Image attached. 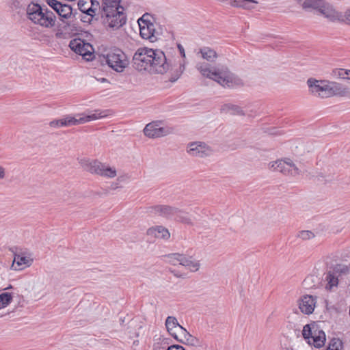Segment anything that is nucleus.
I'll return each instance as SVG.
<instances>
[{"label":"nucleus","instance_id":"f704fd0d","mask_svg":"<svg viewBox=\"0 0 350 350\" xmlns=\"http://www.w3.org/2000/svg\"><path fill=\"white\" fill-rule=\"evenodd\" d=\"M323 3V0H304L301 4L304 10L314 9L319 11Z\"/></svg>","mask_w":350,"mask_h":350},{"label":"nucleus","instance_id":"c756f323","mask_svg":"<svg viewBox=\"0 0 350 350\" xmlns=\"http://www.w3.org/2000/svg\"><path fill=\"white\" fill-rule=\"evenodd\" d=\"M120 0H102V4L100 7V13L102 12H110L113 11L116 8H123L120 5Z\"/></svg>","mask_w":350,"mask_h":350},{"label":"nucleus","instance_id":"a211bd4d","mask_svg":"<svg viewBox=\"0 0 350 350\" xmlns=\"http://www.w3.org/2000/svg\"><path fill=\"white\" fill-rule=\"evenodd\" d=\"M177 341L191 347H200L201 342L196 336L191 335L185 328L180 329Z\"/></svg>","mask_w":350,"mask_h":350},{"label":"nucleus","instance_id":"423d86ee","mask_svg":"<svg viewBox=\"0 0 350 350\" xmlns=\"http://www.w3.org/2000/svg\"><path fill=\"white\" fill-rule=\"evenodd\" d=\"M148 14H144L139 20V34L143 39L148 40L151 42H156L160 35L156 29V25L149 21Z\"/></svg>","mask_w":350,"mask_h":350},{"label":"nucleus","instance_id":"c9c22d12","mask_svg":"<svg viewBox=\"0 0 350 350\" xmlns=\"http://www.w3.org/2000/svg\"><path fill=\"white\" fill-rule=\"evenodd\" d=\"M317 327L315 325H306L302 331L303 336L305 339H307L308 341H309V339H310L312 336L313 335L314 332L313 331H317Z\"/></svg>","mask_w":350,"mask_h":350},{"label":"nucleus","instance_id":"37998d69","mask_svg":"<svg viewBox=\"0 0 350 350\" xmlns=\"http://www.w3.org/2000/svg\"><path fill=\"white\" fill-rule=\"evenodd\" d=\"M81 1H79V6L80 7V10H81V12H84V13H86L87 14L90 15V16H92V13L94 12V10H92L91 8H88V9H83L82 8V5H81Z\"/></svg>","mask_w":350,"mask_h":350},{"label":"nucleus","instance_id":"2eb2a0df","mask_svg":"<svg viewBox=\"0 0 350 350\" xmlns=\"http://www.w3.org/2000/svg\"><path fill=\"white\" fill-rule=\"evenodd\" d=\"M317 304V297L305 295L298 300V306L300 311L304 314H311L313 313Z\"/></svg>","mask_w":350,"mask_h":350},{"label":"nucleus","instance_id":"49530a36","mask_svg":"<svg viewBox=\"0 0 350 350\" xmlns=\"http://www.w3.org/2000/svg\"><path fill=\"white\" fill-rule=\"evenodd\" d=\"M5 170L3 167L0 165V180L5 178Z\"/></svg>","mask_w":350,"mask_h":350},{"label":"nucleus","instance_id":"5701e85b","mask_svg":"<svg viewBox=\"0 0 350 350\" xmlns=\"http://www.w3.org/2000/svg\"><path fill=\"white\" fill-rule=\"evenodd\" d=\"M224 3L230 5L232 7L243 8L245 10L254 9L253 4H257L255 0H223Z\"/></svg>","mask_w":350,"mask_h":350},{"label":"nucleus","instance_id":"1a4fd4ad","mask_svg":"<svg viewBox=\"0 0 350 350\" xmlns=\"http://www.w3.org/2000/svg\"><path fill=\"white\" fill-rule=\"evenodd\" d=\"M187 152L191 157L205 158L213 153V148L202 142H193L187 146Z\"/></svg>","mask_w":350,"mask_h":350},{"label":"nucleus","instance_id":"c85d7f7f","mask_svg":"<svg viewBox=\"0 0 350 350\" xmlns=\"http://www.w3.org/2000/svg\"><path fill=\"white\" fill-rule=\"evenodd\" d=\"M174 219L180 223H182L183 224L189 225V226H193V221L191 217V215L189 214V213L177 208V211L176 212V215L174 217Z\"/></svg>","mask_w":350,"mask_h":350},{"label":"nucleus","instance_id":"3c124183","mask_svg":"<svg viewBox=\"0 0 350 350\" xmlns=\"http://www.w3.org/2000/svg\"><path fill=\"white\" fill-rule=\"evenodd\" d=\"M296 1H297L299 3H301L304 0H295Z\"/></svg>","mask_w":350,"mask_h":350},{"label":"nucleus","instance_id":"2f4dec72","mask_svg":"<svg viewBox=\"0 0 350 350\" xmlns=\"http://www.w3.org/2000/svg\"><path fill=\"white\" fill-rule=\"evenodd\" d=\"M185 254L180 253H172L165 256V261L172 265H182Z\"/></svg>","mask_w":350,"mask_h":350},{"label":"nucleus","instance_id":"603ef678","mask_svg":"<svg viewBox=\"0 0 350 350\" xmlns=\"http://www.w3.org/2000/svg\"><path fill=\"white\" fill-rule=\"evenodd\" d=\"M105 81H107V80H106V79H105V78H102V79H101V81H102V82Z\"/></svg>","mask_w":350,"mask_h":350},{"label":"nucleus","instance_id":"9d476101","mask_svg":"<svg viewBox=\"0 0 350 350\" xmlns=\"http://www.w3.org/2000/svg\"><path fill=\"white\" fill-rule=\"evenodd\" d=\"M69 47L75 53L85 57L88 60L92 59L94 51L92 44L79 38L71 40Z\"/></svg>","mask_w":350,"mask_h":350},{"label":"nucleus","instance_id":"393cba45","mask_svg":"<svg viewBox=\"0 0 350 350\" xmlns=\"http://www.w3.org/2000/svg\"><path fill=\"white\" fill-rule=\"evenodd\" d=\"M221 111L226 113H230L232 115H237V116H245L247 115L251 116L252 114L249 113L247 111H244L243 109L237 105L234 104H226L221 107Z\"/></svg>","mask_w":350,"mask_h":350},{"label":"nucleus","instance_id":"f257e3e1","mask_svg":"<svg viewBox=\"0 0 350 350\" xmlns=\"http://www.w3.org/2000/svg\"><path fill=\"white\" fill-rule=\"evenodd\" d=\"M133 67L139 71L164 74L169 69L164 53L159 49L139 48L133 57Z\"/></svg>","mask_w":350,"mask_h":350},{"label":"nucleus","instance_id":"a19ab883","mask_svg":"<svg viewBox=\"0 0 350 350\" xmlns=\"http://www.w3.org/2000/svg\"><path fill=\"white\" fill-rule=\"evenodd\" d=\"M297 237L302 240H309L314 237V234L310 230H302L298 233Z\"/></svg>","mask_w":350,"mask_h":350},{"label":"nucleus","instance_id":"72a5a7b5","mask_svg":"<svg viewBox=\"0 0 350 350\" xmlns=\"http://www.w3.org/2000/svg\"><path fill=\"white\" fill-rule=\"evenodd\" d=\"M200 53H201L202 58L206 59L207 62H214L217 57V53L208 47H204L201 49L200 50Z\"/></svg>","mask_w":350,"mask_h":350},{"label":"nucleus","instance_id":"09e8293b","mask_svg":"<svg viewBox=\"0 0 350 350\" xmlns=\"http://www.w3.org/2000/svg\"><path fill=\"white\" fill-rule=\"evenodd\" d=\"M281 350H293V349L291 347H282Z\"/></svg>","mask_w":350,"mask_h":350},{"label":"nucleus","instance_id":"4468645a","mask_svg":"<svg viewBox=\"0 0 350 350\" xmlns=\"http://www.w3.org/2000/svg\"><path fill=\"white\" fill-rule=\"evenodd\" d=\"M319 12L332 22H342L343 13L336 10L332 5L323 1Z\"/></svg>","mask_w":350,"mask_h":350},{"label":"nucleus","instance_id":"dca6fc26","mask_svg":"<svg viewBox=\"0 0 350 350\" xmlns=\"http://www.w3.org/2000/svg\"><path fill=\"white\" fill-rule=\"evenodd\" d=\"M108 115L109 111H102L99 109L90 111L88 113L77 114L75 115L77 125L103 118Z\"/></svg>","mask_w":350,"mask_h":350},{"label":"nucleus","instance_id":"864d4df0","mask_svg":"<svg viewBox=\"0 0 350 350\" xmlns=\"http://www.w3.org/2000/svg\"><path fill=\"white\" fill-rule=\"evenodd\" d=\"M177 79H174V80H172V81H176Z\"/></svg>","mask_w":350,"mask_h":350},{"label":"nucleus","instance_id":"de8ad7c7","mask_svg":"<svg viewBox=\"0 0 350 350\" xmlns=\"http://www.w3.org/2000/svg\"><path fill=\"white\" fill-rule=\"evenodd\" d=\"M118 188V183H113L111 185H110V189H112V190H114Z\"/></svg>","mask_w":350,"mask_h":350},{"label":"nucleus","instance_id":"bb28decb","mask_svg":"<svg viewBox=\"0 0 350 350\" xmlns=\"http://www.w3.org/2000/svg\"><path fill=\"white\" fill-rule=\"evenodd\" d=\"M49 124L51 127L57 128L62 126H70L77 125V121L75 116L72 117L68 116L62 119L53 120L49 123Z\"/></svg>","mask_w":350,"mask_h":350},{"label":"nucleus","instance_id":"39448f33","mask_svg":"<svg viewBox=\"0 0 350 350\" xmlns=\"http://www.w3.org/2000/svg\"><path fill=\"white\" fill-rule=\"evenodd\" d=\"M106 64L109 68L117 72H122L129 65L126 55L120 49H110L103 55Z\"/></svg>","mask_w":350,"mask_h":350},{"label":"nucleus","instance_id":"7c9ffc66","mask_svg":"<svg viewBox=\"0 0 350 350\" xmlns=\"http://www.w3.org/2000/svg\"><path fill=\"white\" fill-rule=\"evenodd\" d=\"M169 342L168 339L163 336H155L152 350H167Z\"/></svg>","mask_w":350,"mask_h":350},{"label":"nucleus","instance_id":"b1692460","mask_svg":"<svg viewBox=\"0 0 350 350\" xmlns=\"http://www.w3.org/2000/svg\"><path fill=\"white\" fill-rule=\"evenodd\" d=\"M313 335L311 338L308 341V344L314 345L317 348L323 347L325 344L326 338L325 334L323 331L319 330L317 328V331H313Z\"/></svg>","mask_w":350,"mask_h":350},{"label":"nucleus","instance_id":"58836bf2","mask_svg":"<svg viewBox=\"0 0 350 350\" xmlns=\"http://www.w3.org/2000/svg\"><path fill=\"white\" fill-rule=\"evenodd\" d=\"M342 342L338 338H332L326 350H342Z\"/></svg>","mask_w":350,"mask_h":350},{"label":"nucleus","instance_id":"4c0bfd02","mask_svg":"<svg viewBox=\"0 0 350 350\" xmlns=\"http://www.w3.org/2000/svg\"><path fill=\"white\" fill-rule=\"evenodd\" d=\"M333 76L337 78L350 80V70H345L342 68L336 69L333 70Z\"/></svg>","mask_w":350,"mask_h":350},{"label":"nucleus","instance_id":"f03ea898","mask_svg":"<svg viewBox=\"0 0 350 350\" xmlns=\"http://www.w3.org/2000/svg\"><path fill=\"white\" fill-rule=\"evenodd\" d=\"M196 68L202 76L212 79L224 87H233L243 83L241 79L226 65L218 64L212 66L208 63L199 62L196 64Z\"/></svg>","mask_w":350,"mask_h":350},{"label":"nucleus","instance_id":"473e14b6","mask_svg":"<svg viewBox=\"0 0 350 350\" xmlns=\"http://www.w3.org/2000/svg\"><path fill=\"white\" fill-rule=\"evenodd\" d=\"M325 281L327 282L325 284V288L327 290H332L333 287H336L338 285V276L335 273L329 271L325 276Z\"/></svg>","mask_w":350,"mask_h":350},{"label":"nucleus","instance_id":"7ed1b4c3","mask_svg":"<svg viewBox=\"0 0 350 350\" xmlns=\"http://www.w3.org/2000/svg\"><path fill=\"white\" fill-rule=\"evenodd\" d=\"M26 12L27 18L36 25L46 29L53 28L55 25L56 16L45 5L30 3Z\"/></svg>","mask_w":350,"mask_h":350},{"label":"nucleus","instance_id":"f3484780","mask_svg":"<svg viewBox=\"0 0 350 350\" xmlns=\"http://www.w3.org/2000/svg\"><path fill=\"white\" fill-rule=\"evenodd\" d=\"M329 98L334 96L350 97V88L335 82L328 81Z\"/></svg>","mask_w":350,"mask_h":350},{"label":"nucleus","instance_id":"4be33fe9","mask_svg":"<svg viewBox=\"0 0 350 350\" xmlns=\"http://www.w3.org/2000/svg\"><path fill=\"white\" fill-rule=\"evenodd\" d=\"M146 234L148 236L157 239H168L170 237L169 230L162 226H157L148 228Z\"/></svg>","mask_w":350,"mask_h":350},{"label":"nucleus","instance_id":"0eeeda50","mask_svg":"<svg viewBox=\"0 0 350 350\" xmlns=\"http://www.w3.org/2000/svg\"><path fill=\"white\" fill-rule=\"evenodd\" d=\"M124 8H116L110 12L100 13L101 18L104 24L110 27L118 29L126 23V17L124 14Z\"/></svg>","mask_w":350,"mask_h":350},{"label":"nucleus","instance_id":"a18cd8bd","mask_svg":"<svg viewBox=\"0 0 350 350\" xmlns=\"http://www.w3.org/2000/svg\"><path fill=\"white\" fill-rule=\"evenodd\" d=\"M177 46H178V49L179 50V52H180L181 56L183 57H185V49H184L183 46L180 44H178Z\"/></svg>","mask_w":350,"mask_h":350},{"label":"nucleus","instance_id":"aec40b11","mask_svg":"<svg viewBox=\"0 0 350 350\" xmlns=\"http://www.w3.org/2000/svg\"><path fill=\"white\" fill-rule=\"evenodd\" d=\"M165 327L170 334L173 336L175 339H178V332L180 329H185L181 326L176 317L169 316L165 320Z\"/></svg>","mask_w":350,"mask_h":350},{"label":"nucleus","instance_id":"9b49d317","mask_svg":"<svg viewBox=\"0 0 350 350\" xmlns=\"http://www.w3.org/2000/svg\"><path fill=\"white\" fill-rule=\"evenodd\" d=\"M47 4L59 15L60 21L70 19L75 16L70 5L58 0H46Z\"/></svg>","mask_w":350,"mask_h":350},{"label":"nucleus","instance_id":"8fccbe9b","mask_svg":"<svg viewBox=\"0 0 350 350\" xmlns=\"http://www.w3.org/2000/svg\"><path fill=\"white\" fill-rule=\"evenodd\" d=\"M171 273H173L175 276H176V277H180V276H179V275H178L176 274V273H175L174 271H171Z\"/></svg>","mask_w":350,"mask_h":350},{"label":"nucleus","instance_id":"6ab92c4d","mask_svg":"<svg viewBox=\"0 0 350 350\" xmlns=\"http://www.w3.org/2000/svg\"><path fill=\"white\" fill-rule=\"evenodd\" d=\"M62 23L59 25V29L55 33V37L57 38H61L64 33H73L77 30V24L72 18L66 20L63 19L61 21Z\"/></svg>","mask_w":350,"mask_h":350},{"label":"nucleus","instance_id":"20e7f679","mask_svg":"<svg viewBox=\"0 0 350 350\" xmlns=\"http://www.w3.org/2000/svg\"><path fill=\"white\" fill-rule=\"evenodd\" d=\"M79 163L83 170L91 174L99 175L107 178H113L117 176V171L114 167H111L98 160L84 159H81Z\"/></svg>","mask_w":350,"mask_h":350},{"label":"nucleus","instance_id":"412c9836","mask_svg":"<svg viewBox=\"0 0 350 350\" xmlns=\"http://www.w3.org/2000/svg\"><path fill=\"white\" fill-rule=\"evenodd\" d=\"M177 208L167 205H157L150 208V212L168 218H174Z\"/></svg>","mask_w":350,"mask_h":350},{"label":"nucleus","instance_id":"ddd939ff","mask_svg":"<svg viewBox=\"0 0 350 350\" xmlns=\"http://www.w3.org/2000/svg\"><path fill=\"white\" fill-rule=\"evenodd\" d=\"M33 262V258L31 254L25 252L15 254L11 268L16 271H20L29 267Z\"/></svg>","mask_w":350,"mask_h":350},{"label":"nucleus","instance_id":"a878e982","mask_svg":"<svg viewBox=\"0 0 350 350\" xmlns=\"http://www.w3.org/2000/svg\"><path fill=\"white\" fill-rule=\"evenodd\" d=\"M181 265L185 267L191 272H196L200 269L201 264L200 260L185 254Z\"/></svg>","mask_w":350,"mask_h":350},{"label":"nucleus","instance_id":"c03bdc74","mask_svg":"<svg viewBox=\"0 0 350 350\" xmlns=\"http://www.w3.org/2000/svg\"><path fill=\"white\" fill-rule=\"evenodd\" d=\"M167 350H185V349L179 345H173L167 347Z\"/></svg>","mask_w":350,"mask_h":350},{"label":"nucleus","instance_id":"cd10ccee","mask_svg":"<svg viewBox=\"0 0 350 350\" xmlns=\"http://www.w3.org/2000/svg\"><path fill=\"white\" fill-rule=\"evenodd\" d=\"M288 159L277 160L271 162L269 164V167L273 171L279 172L284 174H288Z\"/></svg>","mask_w":350,"mask_h":350},{"label":"nucleus","instance_id":"e433bc0d","mask_svg":"<svg viewBox=\"0 0 350 350\" xmlns=\"http://www.w3.org/2000/svg\"><path fill=\"white\" fill-rule=\"evenodd\" d=\"M12 300V295L10 293H3L0 295V309L5 308Z\"/></svg>","mask_w":350,"mask_h":350},{"label":"nucleus","instance_id":"f8f14e48","mask_svg":"<svg viewBox=\"0 0 350 350\" xmlns=\"http://www.w3.org/2000/svg\"><path fill=\"white\" fill-rule=\"evenodd\" d=\"M144 135L150 138H157L165 136L170 133L167 128L161 126L159 122H150L144 129Z\"/></svg>","mask_w":350,"mask_h":350},{"label":"nucleus","instance_id":"79ce46f5","mask_svg":"<svg viewBox=\"0 0 350 350\" xmlns=\"http://www.w3.org/2000/svg\"><path fill=\"white\" fill-rule=\"evenodd\" d=\"M350 25V8L342 14V21Z\"/></svg>","mask_w":350,"mask_h":350},{"label":"nucleus","instance_id":"6e6552de","mask_svg":"<svg viewBox=\"0 0 350 350\" xmlns=\"http://www.w3.org/2000/svg\"><path fill=\"white\" fill-rule=\"evenodd\" d=\"M307 85L310 94L313 96L321 98H329L328 81L310 78L307 80Z\"/></svg>","mask_w":350,"mask_h":350},{"label":"nucleus","instance_id":"ea45409f","mask_svg":"<svg viewBox=\"0 0 350 350\" xmlns=\"http://www.w3.org/2000/svg\"><path fill=\"white\" fill-rule=\"evenodd\" d=\"M288 175L295 176L299 174V170L295 163L290 159H288Z\"/></svg>","mask_w":350,"mask_h":350}]
</instances>
